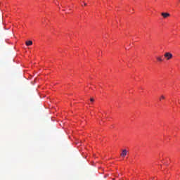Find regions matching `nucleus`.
Wrapping results in <instances>:
<instances>
[{
	"mask_svg": "<svg viewBox=\"0 0 180 180\" xmlns=\"http://www.w3.org/2000/svg\"><path fill=\"white\" fill-rule=\"evenodd\" d=\"M164 57L167 61H169V60H172L174 56L171 53V52H166L164 54Z\"/></svg>",
	"mask_w": 180,
	"mask_h": 180,
	"instance_id": "obj_1",
	"label": "nucleus"
},
{
	"mask_svg": "<svg viewBox=\"0 0 180 180\" xmlns=\"http://www.w3.org/2000/svg\"><path fill=\"white\" fill-rule=\"evenodd\" d=\"M161 16H162L163 19H167V18H169L171 16V14L169 13H162Z\"/></svg>",
	"mask_w": 180,
	"mask_h": 180,
	"instance_id": "obj_2",
	"label": "nucleus"
},
{
	"mask_svg": "<svg viewBox=\"0 0 180 180\" xmlns=\"http://www.w3.org/2000/svg\"><path fill=\"white\" fill-rule=\"evenodd\" d=\"M127 155V150L124 149L122 150V153H120V156L122 158H124V157H126Z\"/></svg>",
	"mask_w": 180,
	"mask_h": 180,
	"instance_id": "obj_3",
	"label": "nucleus"
},
{
	"mask_svg": "<svg viewBox=\"0 0 180 180\" xmlns=\"http://www.w3.org/2000/svg\"><path fill=\"white\" fill-rule=\"evenodd\" d=\"M156 60L158 63H162L164 61V59H162V56H156Z\"/></svg>",
	"mask_w": 180,
	"mask_h": 180,
	"instance_id": "obj_4",
	"label": "nucleus"
},
{
	"mask_svg": "<svg viewBox=\"0 0 180 180\" xmlns=\"http://www.w3.org/2000/svg\"><path fill=\"white\" fill-rule=\"evenodd\" d=\"M26 46H32L33 44V41H27L25 42Z\"/></svg>",
	"mask_w": 180,
	"mask_h": 180,
	"instance_id": "obj_5",
	"label": "nucleus"
},
{
	"mask_svg": "<svg viewBox=\"0 0 180 180\" xmlns=\"http://www.w3.org/2000/svg\"><path fill=\"white\" fill-rule=\"evenodd\" d=\"M159 101L161 102V101H165V96L161 95L159 98Z\"/></svg>",
	"mask_w": 180,
	"mask_h": 180,
	"instance_id": "obj_6",
	"label": "nucleus"
},
{
	"mask_svg": "<svg viewBox=\"0 0 180 180\" xmlns=\"http://www.w3.org/2000/svg\"><path fill=\"white\" fill-rule=\"evenodd\" d=\"M82 6H86V3H85L84 1H82Z\"/></svg>",
	"mask_w": 180,
	"mask_h": 180,
	"instance_id": "obj_7",
	"label": "nucleus"
},
{
	"mask_svg": "<svg viewBox=\"0 0 180 180\" xmlns=\"http://www.w3.org/2000/svg\"><path fill=\"white\" fill-rule=\"evenodd\" d=\"M151 180H157V177H152Z\"/></svg>",
	"mask_w": 180,
	"mask_h": 180,
	"instance_id": "obj_8",
	"label": "nucleus"
},
{
	"mask_svg": "<svg viewBox=\"0 0 180 180\" xmlns=\"http://www.w3.org/2000/svg\"><path fill=\"white\" fill-rule=\"evenodd\" d=\"M95 100L94 98H90V102H94Z\"/></svg>",
	"mask_w": 180,
	"mask_h": 180,
	"instance_id": "obj_9",
	"label": "nucleus"
}]
</instances>
